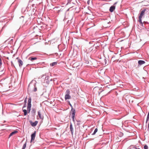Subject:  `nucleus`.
I'll return each mask as SVG.
<instances>
[{"mask_svg": "<svg viewBox=\"0 0 149 149\" xmlns=\"http://www.w3.org/2000/svg\"><path fill=\"white\" fill-rule=\"evenodd\" d=\"M145 63V62L143 60H140L138 61V65L141 66L142 65L144 64Z\"/></svg>", "mask_w": 149, "mask_h": 149, "instance_id": "obj_13", "label": "nucleus"}, {"mask_svg": "<svg viewBox=\"0 0 149 149\" xmlns=\"http://www.w3.org/2000/svg\"><path fill=\"white\" fill-rule=\"evenodd\" d=\"M26 107V104H24L22 107V109Z\"/></svg>", "mask_w": 149, "mask_h": 149, "instance_id": "obj_33", "label": "nucleus"}, {"mask_svg": "<svg viewBox=\"0 0 149 149\" xmlns=\"http://www.w3.org/2000/svg\"><path fill=\"white\" fill-rule=\"evenodd\" d=\"M70 131L71 133V134L72 135L73 134L74 132V130L73 128L72 127V124L71 123H70Z\"/></svg>", "mask_w": 149, "mask_h": 149, "instance_id": "obj_12", "label": "nucleus"}, {"mask_svg": "<svg viewBox=\"0 0 149 149\" xmlns=\"http://www.w3.org/2000/svg\"><path fill=\"white\" fill-rule=\"evenodd\" d=\"M115 112H118L119 113H115L116 114V115H118V114H119V113H120V111H117V110H115Z\"/></svg>", "mask_w": 149, "mask_h": 149, "instance_id": "obj_28", "label": "nucleus"}, {"mask_svg": "<svg viewBox=\"0 0 149 149\" xmlns=\"http://www.w3.org/2000/svg\"><path fill=\"white\" fill-rule=\"evenodd\" d=\"M36 83H35L34 84V88L33 89V91L34 92H36L37 91V88L36 86Z\"/></svg>", "mask_w": 149, "mask_h": 149, "instance_id": "obj_20", "label": "nucleus"}, {"mask_svg": "<svg viewBox=\"0 0 149 149\" xmlns=\"http://www.w3.org/2000/svg\"><path fill=\"white\" fill-rule=\"evenodd\" d=\"M95 45H94L90 47L88 49V52L89 53H91L92 54H93L97 52L96 48L94 47Z\"/></svg>", "mask_w": 149, "mask_h": 149, "instance_id": "obj_1", "label": "nucleus"}, {"mask_svg": "<svg viewBox=\"0 0 149 149\" xmlns=\"http://www.w3.org/2000/svg\"><path fill=\"white\" fill-rule=\"evenodd\" d=\"M22 17H23V16H22Z\"/></svg>", "mask_w": 149, "mask_h": 149, "instance_id": "obj_44", "label": "nucleus"}, {"mask_svg": "<svg viewBox=\"0 0 149 149\" xmlns=\"http://www.w3.org/2000/svg\"><path fill=\"white\" fill-rule=\"evenodd\" d=\"M18 131L17 130H15L14 131L11 132L9 135L8 138H10L12 135L15 134Z\"/></svg>", "mask_w": 149, "mask_h": 149, "instance_id": "obj_15", "label": "nucleus"}, {"mask_svg": "<svg viewBox=\"0 0 149 149\" xmlns=\"http://www.w3.org/2000/svg\"><path fill=\"white\" fill-rule=\"evenodd\" d=\"M117 2H116L115 3H114L113 4V5L115 6V5L116 4H117Z\"/></svg>", "mask_w": 149, "mask_h": 149, "instance_id": "obj_39", "label": "nucleus"}, {"mask_svg": "<svg viewBox=\"0 0 149 149\" xmlns=\"http://www.w3.org/2000/svg\"><path fill=\"white\" fill-rule=\"evenodd\" d=\"M116 8L115 6L114 5H113L111 6L109 9V11L112 13L113 11Z\"/></svg>", "mask_w": 149, "mask_h": 149, "instance_id": "obj_11", "label": "nucleus"}, {"mask_svg": "<svg viewBox=\"0 0 149 149\" xmlns=\"http://www.w3.org/2000/svg\"><path fill=\"white\" fill-rule=\"evenodd\" d=\"M36 110L34 109H32L31 111V113L32 116H34L36 114Z\"/></svg>", "mask_w": 149, "mask_h": 149, "instance_id": "obj_16", "label": "nucleus"}, {"mask_svg": "<svg viewBox=\"0 0 149 149\" xmlns=\"http://www.w3.org/2000/svg\"><path fill=\"white\" fill-rule=\"evenodd\" d=\"M72 0H67L68 3H67V5L70 3V2H71V1H72Z\"/></svg>", "mask_w": 149, "mask_h": 149, "instance_id": "obj_27", "label": "nucleus"}, {"mask_svg": "<svg viewBox=\"0 0 149 149\" xmlns=\"http://www.w3.org/2000/svg\"><path fill=\"white\" fill-rule=\"evenodd\" d=\"M138 149H140V148H138Z\"/></svg>", "mask_w": 149, "mask_h": 149, "instance_id": "obj_45", "label": "nucleus"}, {"mask_svg": "<svg viewBox=\"0 0 149 149\" xmlns=\"http://www.w3.org/2000/svg\"><path fill=\"white\" fill-rule=\"evenodd\" d=\"M147 10H148V11H149V10H148V9H147Z\"/></svg>", "mask_w": 149, "mask_h": 149, "instance_id": "obj_46", "label": "nucleus"}, {"mask_svg": "<svg viewBox=\"0 0 149 149\" xmlns=\"http://www.w3.org/2000/svg\"><path fill=\"white\" fill-rule=\"evenodd\" d=\"M149 119V117L147 116L146 121V124H147V123Z\"/></svg>", "mask_w": 149, "mask_h": 149, "instance_id": "obj_29", "label": "nucleus"}, {"mask_svg": "<svg viewBox=\"0 0 149 149\" xmlns=\"http://www.w3.org/2000/svg\"><path fill=\"white\" fill-rule=\"evenodd\" d=\"M27 24H26V23H25V24H24V25H27Z\"/></svg>", "mask_w": 149, "mask_h": 149, "instance_id": "obj_40", "label": "nucleus"}, {"mask_svg": "<svg viewBox=\"0 0 149 149\" xmlns=\"http://www.w3.org/2000/svg\"><path fill=\"white\" fill-rule=\"evenodd\" d=\"M16 59H17L18 62L19 67H21L23 64L22 61L21 59H20L18 57Z\"/></svg>", "mask_w": 149, "mask_h": 149, "instance_id": "obj_7", "label": "nucleus"}, {"mask_svg": "<svg viewBox=\"0 0 149 149\" xmlns=\"http://www.w3.org/2000/svg\"><path fill=\"white\" fill-rule=\"evenodd\" d=\"M26 142L23 145L22 149H25L26 147Z\"/></svg>", "mask_w": 149, "mask_h": 149, "instance_id": "obj_23", "label": "nucleus"}, {"mask_svg": "<svg viewBox=\"0 0 149 149\" xmlns=\"http://www.w3.org/2000/svg\"><path fill=\"white\" fill-rule=\"evenodd\" d=\"M97 130H98L97 128H95L93 133L92 134V135H95L96 133L97 132Z\"/></svg>", "mask_w": 149, "mask_h": 149, "instance_id": "obj_21", "label": "nucleus"}, {"mask_svg": "<svg viewBox=\"0 0 149 149\" xmlns=\"http://www.w3.org/2000/svg\"><path fill=\"white\" fill-rule=\"evenodd\" d=\"M139 22L141 26L143 27H144L146 29L147 26H145V25L144 24L143 22H142V19H139Z\"/></svg>", "mask_w": 149, "mask_h": 149, "instance_id": "obj_10", "label": "nucleus"}, {"mask_svg": "<svg viewBox=\"0 0 149 149\" xmlns=\"http://www.w3.org/2000/svg\"><path fill=\"white\" fill-rule=\"evenodd\" d=\"M147 12H148V10H146V8H145L142 10L139 16V19H142L143 16L144 15L145 13Z\"/></svg>", "mask_w": 149, "mask_h": 149, "instance_id": "obj_5", "label": "nucleus"}, {"mask_svg": "<svg viewBox=\"0 0 149 149\" xmlns=\"http://www.w3.org/2000/svg\"><path fill=\"white\" fill-rule=\"evenodd\" d=\"M148 25V28L147 29H147V31H149V24Z\"/></svg>", "mask_w": 149, "mask_h": 149, "instance_id": "obj_37", "label": "nucleus"}, {"mask_svg": "<svg viewBox=\"0 0 149 149\" xmlns=\"http://www.w3.org/2000/svg\"><path fill=\"white\" fill-rule=\"evenodd\" d=\"M37 59V58L36 57H30L29 59L31 61H33L34 60H36Z\"/></svg>", "mask_w": 149, "mask_h": 149, "instance_id": "obj_17", "label": "nucleus"}, {"mask_svg": "<svg viewBox=\"0 0 149 149\" xmlns=\"http://www.w3.org/2000/svg\"><path fill=\"white\" fill-rule=\"evenodd\" d=\"M134 147H135V146H134L131 145L129 147V149H132L133 148H135Z\"/></svg>", "mask_w": 149, "mask_h": 149, "instance_id": "obj_24", "label": "nucleus"}, {"mask_svg": "<svg viewBox=\"0 0 149 149\" xmlns=\"http://www.w3.org/2000/svg\"><path fill=\"white\" fill-rule=\"evenodd\" d=\"M94 47L96 48V49L97 50V49H98V48L99 47V46L97 45L95 47L94 46Z\"/></svg>", "mask_w": 149, "mask_h": 149, "instance_id": "obj_32", "label": "nucleus"}, {"mask_svg": "<svg viewBox=\"0 0 149 149\" xmlns=\"http://www.w3.org/2000/svg\"><path fill=\"white\" fill-rule=\"evenodd\" d=\"M87 3L88 4H89V1H87Z\"/></svg>", "mask_w": 149, "mask_h": 149, "instance_id": "obj_42", "label": "nucleus"}, {"mask_svg": "<svg viewBox=\"0 0 149 149\" xmlns=\"http://www.w3.org/2000/svg\"><path fill=\"white\" fill-rule=\"evenodd\" d=\"M104 61L105 62V65H106L107 63V60L106 58H105L104 59Z\"/></svg>", "mask_w": 149, "mask_h": 149, "instance_id": "obj_30", "label": "nucleus"}, {"mask_svg": "<svg viewBox=\"0 0 149 149\" xmlns=\"http://www.w3.org/2000/svg\"><path fill=\"white\" fill-rule=\"evenodd\" d=\"M71 117H72V120H73V121L74 122V117H75V116H74V117H72V116H71Z\"/></svg>", "mask_w": 149, "mask_h": 149, "instance_id": "obj_35", "label": "nucleus"}, {"mask_svg": "<svg viewBox=\"0 0 149 149\" xmlns=\"http://www.w3.org/2000/svg\"><path fill=\"white\" fill-rule=\"evenodd\" d=\"M143 23H144V24L145 25V26L149 24V22L147 21H144L143 22Z\"/></svg>", "mask_w": 149, "mask_h": 149, "instance_id": "obj_22", "label": "nucleus"}, {"mask_svg": "<svg viewBox=\"0 0 149 149\" xmlns=\"http://www.w3.org/2000/svg\"><path fill=\"white\" fill-rule=\"evenodd\" d=\"M26 102H27V97H26V98L24 100V104H26Z\"/></svg>", "mask_w": 149, "mask_h": 149, "instance_id": "obj_31", "label": "nucleus"}, {"mask_svg": "<svg viewBox=\"0 0 149 149\" xmlns=\"http://www.w3.org/2000/svg\"><path fill=\"white\" fill-rule=\"evenodd\" d=\"M144 149H148V147L146 145H145L144 146Z\"/></svg>", "mask_w": 149, "mask_h": 149, "instance_id": "obj_25", "label": "nucleus"}, {"mask_svg": "<svg viewBox=\"0 0 149 149\" xmlns=\"http://www.w3.org/2000/svg\"><path fill=\"white\" fill-rule=\"evenodd\" d=\"M11 64L12 66H14L15 67L14 65V64L13 63V62L11 61Z\"/></svg>", "mask_w": 149, "mask_h": 149, "instance_id": "obj_34", "label": "nucleus"}, {"mask_svg": "<svg viewBox=\"0 0 149 149\" xmlns=\"http://www.w3.org/2000/svg\"><path fill=\"white\" fill-rule=\"evenodd\" d=\"M134 149V148H133V149Z\"/></svg>", "mask_w": 149, "mask_h": 149, "instance_id": "obj_47", "label": "nucleus"}, {"mask_svg": "<svg viewBox=\"0 0 149 149\" xmlns=\"http://www.w3.org/2000/svg\"><path fill=\"white\" fill-rule=\"evenodd\" d=\"M124 130H125L127 132H129V130H127V129H124Z\"/></svg>", "mask_w": 149, "mask_h": 149, "instance_id": "obj_38", "label": "nucleus"}, {"mask_svg": "<svg viewBox=\"0 0 149 149\" xmlns=\"http://www.w3.org/2000/svg\"><path fill=\"white\" fill-rule=\"evenodd\" d=\"M70 90L69 89H67L65 92V100L71 99V97L70 95Z\"/></svg>", "mask_w": 149, "mask_h": 149, "instance_id": "obj_3", "label": "nucleus"}, {"mask_svg": "<svg viewBox=\"0 0 149 149\" xmlns=\"http://www.w3.org/2000/svg\"><path fill=\"white\" fill-rule=\"evenodd\" d=\"M67 102H68V104L70 105V107H71V108H72V107H73L72 105L70 103V101H67Z\"/></svg>", "mask_w": 149, "mask_h": 149, "instance_id": "obj_26", "label": "nucleus"}, {"mask_svg": "<svg viewBox=\"0 0 149 149\" xmlns=\"http://www.w3.org/2000/svg\"><path fill=\"white\" fill-rule=\"evenodd\" d=\"M57 64V62H53L51 63L50 64V66H54L55 65H56Z\"/></svg>", "mask_w": 149, "mask_h": 149, "instance_id": "obj_18", "label": "nucleus"}, {"mask_svg": "<svg viewBox=\"0 0 149 149\" xmlns=\"http://www.w3.org/2000/svg\"><path fill=\"white\" fill-rule=\"evenodd\" d=\"M22 110H23V111L24 113V116L26 115L27 114V110L25 109H22Z\"/></svg>", "mask_w": 149, "mask_h": 149, "instance_id": "obj_19", "label": "nucleus"}, {"mask_svg": "<svg viewBox=\"0 0 149 149\" xmlns=\"http://www.w3.org/2000/svg\"><path fill=\"white\" fill-rule=\"evenodd\" d=\"M29 122L30 124L32 127H35L37 125L38 122V121H35L34 122H33L31 120L29 121Z\"/></svg>", "mask_w": 149, "mask_h": 149, "instance_id": "obj_8", "label": "nucleus"}, {"mask_svg": "<svg viewBox=\"0 0 149 149\" xmlns=\"http://www.w3.org/2000/svg\"><path fill=\"white\" fill-rule=\"evenodd\" d=\"M77 125H79V123H77Z\"/></svg>", "mask_w": 149, "mask_h": 149, "instance_id": "obj_43", "label": "nucleus"}, {"mask_svg": "<svg viewBox=\"0 0 149 149\" xmlns=\"http://www.w3.org/2000/svg\"><path fill=\"white\" fill-rule=\"evenodd\" d=\"M52 81V79L49 76H47L45 77L44 83L48 85L50 84V82Z\"/></svg>", "mask_w": 149, "mask_h": 149, "instance_id": "obj_4", "label": "nucleus"}, {"mask_svg": "<svg viewBox=\"0 0 149 149\" xmlns=\"http://www.w3.org/2000/svg\"><path fill=\"white\" fill-rule=\"evenodd\" d=\"M36 135V131H35L34 132L31 134V142L33 141H34L35 139V138Z\"/></svg>", "mask_w": 149, "mask_h": 149, "instance_id": "obj_6", "label": "nucleus"}, {"mask_svg": "<svg viewBox=\"0 0 149 149\" xmlns=\"http://www.w3.org/2000/svg\"><path fill=\"white\" fill-rule=\"evenodd\" d=\"M70 112L72 113V116L73 117H74L75 116V109L73 108V107H72L71 108Z\"/></svg>", "mask_w": 149, "mask_h": 149, "instance_id": "obj_9", "label": "nucleus"}, {"mask_svg": "<svg viewBox=\"0 0 149 149\" xmlns=\"http://www.w3.org/2000/svg\"><path fill=\"white\" fill-rule=\"evenodd\" d=\"M134 148H135L134 149H138V148H137V147H134Z\"/></svg>", "mask_w": 149, "mask_h": 149, "instance_id": "obj_41", "label": "nucleus"}, {"mask_svg": "<svg viewBox=\"0 0 149 149\" xmlns=\"http://www.w3.org/2000/svg\"><path fill=\"white\" fill-rule=\"evenodd\" d=\"M147 130L149 131V123L148 124V128L147 129Z\"/></svg>", "mask_w": 149, "mask_h": 149, "instance_id": "obj_36", "label": "nucleus"}, {"mask_svg": "<svg viewBox=\"0 0 149 149\" xmlns=\"http://www.w3.org/2000/svg\"><path fill=\"white\" fill-rule=\"evenodd\" d=\"M31 98L30 97L29 98L28 101V106L27 107V113H29L30 112L31 107Z\"/></svg>", "mask_w": 149, "mask_h": 149, "instance_id": "obj_2", "label": "nucleus"}, {"mask_svg": "<svg viewBox=\"0 0 149 149\" xmlns=\"http://www.w3.org/2000/svg\"><path fill=\"white\" fill-rule=\"evenodd\" d=\"M38 115L40 119L43 120L44 118V116L42 115H41L40 113V111L39 110L38 112Z\"/></svg>", "mask_w": 149, "mask_h": 149, "instance_id": "obj_14", "label": "nucleus"}]
</instances>
